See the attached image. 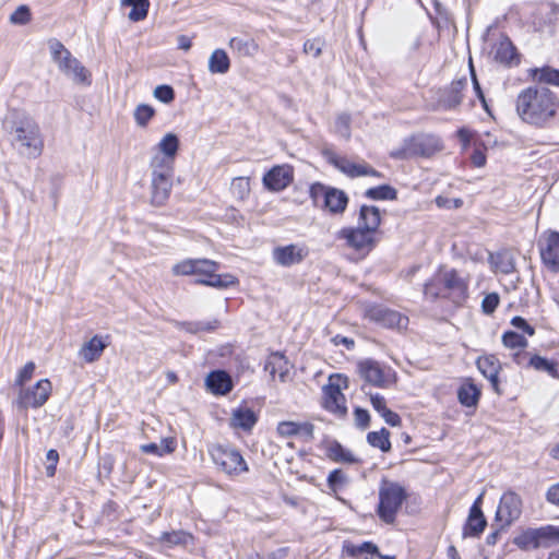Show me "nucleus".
Listing matches in <instances>:
<instances>
[{
	"mask_svg": "<svg viewBox=\"0 0 559 559\" xmlns=\"http://www.w3.org/2000/svg\"><path fill=\"white\" fill-rule=\"evenodd\" d=\"M519 117L526 123L544 127L552 120L559 109V98L545 86H528L516 97Z\"/></svg>",
	"mask_w": 559,
	"mask_h": 559,
	"instance_id": "nucleus-1",
	"label": "nucleus"
},
{
	"mask_svg": "<svg viewBox=\"0 0 559 559\" xmlns=\"http://www.w3.org/2000/svg\"><path fill=\"white\" fill-rule=\"evenodd\" d=\"M10 143L15 153L27 159L38 158L45 146L39 124L28 115L17 116L10 122Z\"/></svg>",
	"mask_w": 559,
	"mask_h": 559,
	"instance_id": "nucleus-2",
	"label": "nucleus"
},
{
	"mask_svg": "<svg viewBox=\"0 0 559 559\" xmlns=\"http://www.w3.org/2000/svg\"><path fill=\"white\" fill-rule=\"evenodd\" d=\"M425 297L429 300L447 299L462 306L468 297V281L454 270H440L425 284Z\"/></svg>",
	"mask_w": 559,
	"mask_h": 559,
	"instance_id": "nucleus-3",
	"label": "nucleus"
},
{
	"mask_svg": "<svg viewBox=\"0 0 559 559\" xmlns=\"http://www.w3.org/2000/svg\"><path fill=\"white\" fill-rule=\"evenodd\" d=\"M218 264L211 260H185L174 265L173 272L176 275H195L197 284L207 285L215 288H227L237 283L234 275L217 274Z\"/></svg>",
	"mask_w": 559,
	"mask_h": 559,
	"instance_id": "nucleus-4",
	"label": "nucleus"
},
{
	"mask_svg": "<svg viewBox=\"0 0 559 559\" xmlns=\"http://www.w3.org/2000/svg\"><path fill=\"white\" fill-rule=\"evenodd\" d=\"M442 150L443 143L439 136L420 133L405 139L401 147L391 152V157L395 159L428 158Z\"/></svg>",
	"mask_w": 559,
	"mask_h": 559,
	"instance_id": "nucleus-5",
	"label": "nucleus"
},
{
	"mask_svg": "<svg viewBox=\"0 0 559 559\" xmlns=\"http://www.w3.org/2000/svg\"><path fill=\"white\" fill-rule=\"evenodd\" d=\"M51 58L59 70L76 84L90 85L92 83L90 71L57 40L49 41Z\"/></svg>",
	"mask_w": 559,
	"mask_h": 559,
	"instance_id": "nucleus-6",
	"label": "nucleus"
},
{
	"mask_svg": "<svg viewBox=\"0 0 559 559\" xmlns=\"http://www.w3.org/2000/svg\"><path fill=\"white\" fill-rule=\"evenodd\" d=\"M169 158H152L151 167V202L155 206L165 204L168 200L174 177V166L169 165Z\"/></svg>",
	"mask_w": 559,
	"mask_h": 559,
	"instance_id": "nucleus-7",
	"label": "nucleus"
},
{
	"mask_svg": "<svg viewBox=\"0 0 559 559\" xmlns=\"http://www.w3.org/2000/svg\"><path fill=\"white\" fill-rule=\"evenodd\" d=\"M405 499L406 491L403 486L394 481L383 480L379 488L377 510L379 518L388 524L394 523L396 513Z\"/></svg>",
	"mask_w": 559,
	"mask_h": 559,
	"instance_id": "nucleus-8",
	"label": "nucleus"
},
{
	"mask_svg": "<svg viewBox=\"0 0 559 559\" xmlns=\"http://www.w3.org/2000/svg\"><path fill=\"white\" fill-rule=\"evenodd\" d=\"M347 378L342 374H332L329 383L322 388V406L338 418L347 414L346 399L342 390L347 389Z\"/></svg>",
	"mask_w": 559,
	"mask_h": 559,
	"instance_id": "nucleus-9",
	"label": "nucleus"
},
{
	"mask_svg": "<svg viewBox=\"0 0 559 559\" xmlns=\"http://www.w3.org/2000/svg\"><path fill=\"white\" fill-rule=\"evenodd\" d=\"M210 453L215 465L227 475L235 476L248 471L246 461L235 449L217 445Z\"/></svg>",
	"mask_w": 559,
	"mask_h": 559,
	"instance_id": "nucleus-10",
	"label": "nucleus"
},
{
	"mask_svg": "<svg viewBox=\"0 0 559 559\" xmlns=\"http://www.w3.org/2000/svg\"><path fill=\"white\" fill-rule=\"evenodd\" d=\"M547 542H559V527L530 528L514 538V544L523 550L547 546Z\"/></svg>",
	"mask_w": 559,
	"mask_h": 559,
	"instance_id": "nucleus-11",
	"label": "nucleus"
},
{
	"mask_svg": "<svg viewBox=\"0 0 559 559\" xmlns=\"http://www.w3.org/2000/svg\"><path fill=\"white\" fill-rule=\"evenodd\" d=\"M522 508V498L516 492L509 490L500 498L495 520L501 528H507L520 519Z\"/></svg>",
	"mask_w": 559,
	"mask_h": 559,
	"instance_id": "nucleus-12",
	"label": "nucleus"
},
{
	"mask_svg": "<svg viewBox=\"0 0 559 559\" xmlns=\"http://www.w3.org/2000/svg\"><path fill=\"white\" fill-rule=\"evenodd\" d=\"M51 391V382L48 379H41L31 388L20 389L16 404L20 408L41 407L48 401Z\"/></svg>",
	"mask_w": 559,
	"mask_h": 559,
	"instance_id": "nucleus-13",
	"label": "nucleus"
},
{
	"mask_svg": "<svg viewBox=\"0 0 559 559\" xmlns=\"http://www.w3.org/2000/svg\"><path fill=\"white\" fill-rule=\"evenodd\" d=\"M366 317L370 321L389 329H405L408 324L407 317L383 306H372L368 308Z\"/></svg>",
	"mask_w": 559,
	"mask_h": 559,
	"instance_id": "nucleus-14",
	"label": "nucleus"
},
{
	"mask_svg": "<svg viewBox=\"0 0 559 559\" xmlns=\"http://www.w3.org/2000/svg\"><path fill=\"white\" fill-rule=\"evenodd\" d=\"M294 179L293 168L288 165H277L271 168L262 179L263 186L274 192L287 188Z\"/></svg>",
	"mask_w": 559,
	"mask_h": 559,
	"instance_id": "nucleus-15",
	"label": "nucleus"
},
{
	"mask_svg": "<svg viewBox=\"0 0 559 559\" xmlns=\"http://www.w3.org/2000/svg\"><path fill=\"white\" fill-rule=\"evenodd\" d=\"M484 492L472 504L466 523L463 528L464 537H478L487 525V520L481 511Z\"/></svg>",
	"mask_w": 559,
	"mask_h": 559,
	"instance_id": "nucleus-16",
	"label": "nucleus"
},
{
	"mask_svg": "<svg viewBox=\"0 0 559 559\" xmlns=\"http://www.w3.org/2000/svg\"><path fill=\"white\" fill-rule=\"evenodd\" d=\"M338 239L346 240L348 247L358 251H370L373 247V234L364 228H343L337 233Z\"/></svg>",
	"mask_w": 559,
	"mask_h": 559,
	"instance_id": "nucleus-17",
	"label": "nucleus"
},
{
	"mask_svg": "<svg viewBox=\"0 0 559 559\" xmlns=\"http://www.w3.org/2000/svg\"><path fill=\"white\" fill-rule=\"evenodd\" d=\"M543 263L555 273L559 272V233H550L539 241Z\"/></svg>",
	"mask_w": 559,
	"mask_h": 559,
	"instance_id": "nucleus-18",
	"label": "nucleus"
},
{
	"mask_svg": "<svg viewBox=\"0 0 559 559\" xmlns=\"http://www.w3.org/2000/svg\"><path fill=\"white\" fill-rule=\"evenodd\" d=\"M476 365L480 373L490 382L493 392L501 395L502 390L499 380L501 364L499 359L495 355H485L477 359Z\"/></svg>",
	"mask_w": 559,
	"mask_h": 559,
	"instance_id": "nucleus-19",
	"label": "nucleus"
},
{
	"mask_svg": "<svg viewBox=\"0 0 559 559\" xmlns=\"http://www.w3.org/2000/svg\"><path fill=\"white\" fill-rule=\"evenodd\" d=\"M308 254V250L297 245L276 247L272 251L276 264L285 267L300 263Z\"/></svg>",
	"mask_w": 559,
	"mask_h": 559,
	"instance_id": "nucleus-20",
	"label": "nucleus"
},
{
	"mask_svg": "<svg viewBox=\"0 0 559 559\" xmlns=\"http://www.w3.org/2000/svg\"><path fill=\"white\" fill-rule=\"evenodd\" d=\"M330 162L342 173L355 178L360 176H376L380 177V173L370 167L366 163L356 164L346 157L333 155Z\"/></svg>",
	"mask_w": 559,
	"mask_h": 559,
	"instance_id": "nucleus-21",
	"label": "nucleus"
},
{
	"mask_svg": "<svg viewBox=\"0 0 559 559\" xmlns=\"http://www.w3.org/2000/svg\"><path fill=\"white\" fill-rule=\"evenodd\" d=\"M358 370L361 378L374 386L384 388L389 381V374L378 361L371 359L362 360L358 364Z\"/></svg>",
	"mask_w": 559,
	"mask_h": 559,
	"instance_id": "nucleus-22",
	"label": "nucleus"
},
{
	"mask_svg": "<svg viewBox=\"0 0 559 559\" xmlns=\"http://www.w3.org/2000/svg\"><path fill=\"white\" fill-rule=\"evenodd\" d=\"M466 86V78L453 81L440 97L439 107L445 110L456 108L462 102V92Z\"/></svg>",
	"mask_w": 559,
	"mask_h": 559,
	"instance_id": "nucleus-23",
	"label": "nucleus"
},
{
	"mask_svg": "<svg viewBox=\"0 0 559 559\" xmlns=\"http://www.w3.org/2000/svg\"><path fill=\"white\" fill-rule=\"evenodd\" d=\"M109 336L94 335L88 342L84 343L81 347L79 355L86 361L93 362L97 360L104 349L109 345Z\"/></svg>",
	"mask_w": 559,
	"mask_h": 559,
	"instance_id": "nucleus-24",
	"label": "nucleus"
},
{
	"mask_svg": "<svg viewBox=\"0 0 559 559\" xmlns=\"http://www.w3.org/2000/svg\"><path fill=\"white\" fill-rule=\"evenodd\" d=\"M205 383L209 390L214 394L225 395L233 389L229 374L223 370L210 372L205 379Z\"/></svg>",
	"mask_w": 559,
	"mask_h": 559,
	"instance_id": "nucleus-25",
	"label": "nucleus"
},
{
	"mask_svg": "<svg viewBox=\"0 0 559 559\" xmlns=\"http://www.w3.org/2000/svg\"><path fill=\"white\" fill-rule=\"evenodd\" d=\"M313 429L314 426L310 423L281 421L276 430L282 437L301 436L307 439H312Z\"/></svg>",
	"mask_w": 559,
	"mask_h": 559,
	"instance_id": "nucleus-26",
	"label": "nucleus"
},
{
	"mask_svg": "<svg viewBox=\"0 0 559 559\" xmlns=\"http://www.w3.org/2000/svg\"><path fill=\"white\" fill-rule=\"evenodd\" d=\"M257 421L258 416L251 408L247 406L235 408L230 417V426L234 428L242 429L245 431H250Z\"/></svg>",
	"mask_w": 559,
	"mask_h": 559,
	"instance_id": "nucleus-27",
	"label": "nucleus"
},
{
	"mask_svg": "<svg viewBox=\"0 0 559 559\" xmlns=\"http://www.w3.org/2000/svg\"><path fill=\"white\" fill-rule=\"evenodd\" d=\"M158 154L152 158L167 159L169 158V165L174 166L175 156L179 148V139L175 133L165 134L159 143L157 144Z\"/></svg>",
	"mask_w": 559,
	"mask_h": 559,
	"instance_id": "nucleus-28",
	"label": "nucleus"
},
{
	"mask_svg": "<svg viewBox=\"0 0 559 559\" xmlns=\"http://www.w3.org/2000/svg\"><path fill=\"white\" fill-rule=\"evenodd\" d=\"M502 343L506 347L516 350L513 354V358L516 364H522V357H525L527 354L524 352V348L527 346V340L513 331H507L502 335Z\"/></svg>",
	"mask_w": 559,
	"mask_h": 559,
	"instance_id": "nucleus-29",
	"label": "nucleus"
},
{
	"mask_svg": "<svg viewBox=\"0 0 559 559\" xmlns=\"http://www.w3.org/2000/svg\"><path fill=\"white\" fill-rule=\"evenodd\" d=\"M264 370L267 371L272 378L278 374L281 381H285L289 371L288 360L282 353H272L265 361Z\"/></svg>",
	"mask_w": 559,
	"mask_h": 559,
	"instance_id": "nucleus-30",
	"label": "nucleus"
},
{
	"mask_svg": "<svg viewBox=\"0 0 559 559\" xmlns=\"http://www.w3.org/2000/svg\"><path fill=\"white\" fill-rule=\"evenodd\" d=\"M381 223L379 209L376 206L362 205L359 211L358 226L374 234Z\"/></svg>",
	"mask_w": 559,
	"mask_h": 559,
	"instance_id": "nucleus-31",
	"label": "nucleus"
},
{
	"mask_svg": "<svg viewBox=\"0 0 559 559\" xmlns=\"http://www.w3.org/2000/svg\"><path fill=\"white\" fill-rule=\"evenodd\" d=\"M495 60L506 66H512L519 62L516 49L509 38H503L497 44L495 48Z\"/></svg>",
	"mask_w": 559,
	"mask_h": 559,
	"instance_id": "nucleus-32",
	"label": "nucleus"
},
{
	"mask_svg": "<svg viewBox=\"0 0 559 559\" xmlns=\"http://www.w3.org/2000/svg\"><path fill=\"white\" fill-rule=\"evenodd\" d=\"M348 198L345 192L335 188H329L323 206L331 213H343L346 209Z\"/></svg>",
	"mask_w": 559,
	"mask_h": 559,
	"instance_id": "nucleus-33",
	"label": "nucleus"
},
{
	"mask_svg": "<svg viewBox=\"0 0 559 559\" xmlns=\"http://www.w3.org/2000/svg\"><path fill=\"white\" fill-rule=\"evenodd\" d=\"M480 397V390L473 382L463 383L457 391L459 402L466 407H475Z\"/></svg>",
	"mask_w": 559,
	"mask_h": 559,
	"instance_id": "nucleus-34",
	"label": "nucleus"
},
{
	"mask_svg": "<svg viewBox=\"0 0 559 559\" xmlns=\"http://www.w3.org/2000/svg\"><path fill=\"white\" fill-rule=\"evenodd\" d=\"M489 261L496 271L503 274H510L515 270L514 258L509 251L490 253Z\"/></svg>",
	"mask_w": 559,
	"mask_h": 559,
	"instance_id": "nucleus-35",
	"label": "nucleus"
},
{
	"mask_svg": "<svg viewBox=\"0 0 559 559\" xmlns=\"http://www.w3.org/2000/svg\"><path fill=\"white\" fill-rule=\"evenodd\" d=\"M348 556L356 559H369L379 555V550L376 544L371 542H364L361 544H349L345 546Z\"/></svg>",
	"mask_w": 559,
	"mask_h": 559,
	"instance_id": "nucleus-36",
	"label": "nucleus"
},
{
	"mask_svg": "<svg viewBox=\"0 0 559 559\" xmlns=\"http://www.w3.org/2000/svg\"><path fill=\"white\" fill-rule=\"evenodd\" d=\"M176 449V441L174 438H163L160 443H147L142 444L140 450L146 454H153L156 456H163L165 454L173 453Z\"/></svg>",
	"mask_w": 559,
	"mask_h": 559,
	"instance_id": "nucleus-37",
	"label": "nucleus"
},
{
	"mask_svg": "<svg viewBox=\"0 0 559 559\" xmlns=\"http://www.w3.org/2000/svg\"><path fill=\"white\" fill-rule=\"evenodd\" d=\"M229 47L239 57H252L258 51V45L253 39L243 37H234L229 41Z\"/></svg>",
	"mask_w": 559,
	"mask_h": 559,
	"instance_id": "nucleus-38",
	"label": "nucleus"
},
{
	"mask_svg": "<svg viewBox=\"0 0 559 559\" xmlns=\"http://www.w3.org/2000/svg\"><path fill=\"white\" fill-rule=\"evenodd\" d=\"M230 67L229 58L225 50L215 49L209 59V71L211 73L224 74L228 72Z\"/></svg>",
	"mask_w": 559,
	"mask_h": 559,
	"instance_id": "nucleus-39",
	"label": "nucleus"
},
{
	"mask_svg": "<svg viewBox=\"0 0 559 559\" xmlns=\"http://www.w3.org/2000/svg\"><path fill=\"white\" fill-rule=\"evenodd\" d=\"M122 7H132L128 17L133 22L143 21L148 13L150 1L148 0H121Z\"/></svg>",
	"mask_w": 559,
	"mask_h": 559,
	"instance_id": "nucleus-40",
	"label": "nucleus"
},
{
	"mask_svg": "<svg viewBox=\"0 0 559 559\" xmlns=\"http://www.w3.org/2000/svg\"><path fill=\"white\" fill-rule=\"evenodd\" d=\"M531 76L533 81L559 86V70L550 67L532 69Z\"/></svg>",
	"mask_w": 559,
	"mask_h": 559,
	"instance_id": "nucleus-41",
	"label": "nucleus"
},
{
	"mask_svg": "<svg viewBox=\"0 0 559 559\" xmlns=\"http://www.w3.org/2000/svg\"><path fill=\"white\" fill-rule=\"evenodd\" d=\"M528 366L537 371H544L555 379L559 378L557 364L551 360H548L545 357L538 355L531 356L528 360Z\"/></svg>",
	"mask_w": 559,
	"mask_h": 559,
	"instance_id": "nucleus-42",
	"label": "nucleus"
},
{
	"mask_svg": "<svg viewBox=\"0 0 559 559\" xmlns=\"http://www.w3.org/2000/svg\"><path fill=\"white\" fill-rule=\"evenodd\" d=\"M390 432L385 428L379 431H371L367 435L369 444L374 448H379L383 452H388L391 449V442L389 440Z\"/></svg>",
	"mask_w": 559,
	"mask_h": 559,
	"instance_id": "nucleus-43",
	"label": "nucleus"
},
{
	"mask_svg": "<svg viewBox=\"0 0 559 559\" xmlns=\"http://www.w3.org/2000/svg\"><path fill=\"white\" fill-rule=\"evenodd\" d=\"M192 539V535L183 531L165 532L160 537L168 546L188 545Z\"/></svg>",
	"mask_w": 559,
	"mask_h": 559,
	"instance_id": "nucleus-44",
	"label": "nucleus"
},
{
	"mask_svg": "<svg viewBox=\"0 0 559 559\" xmlns=\"http://www.w3.org/2000/svg\"><path fill=\"white\" fill-rule=\"evenodd\" d=\"M396 194V190L389 185L378 186L366 191V197L372 200H394Z\"/></svg>",
	"mask_w": 559,
	"mask_h": 559,
	"instance_id": "nucleus-45",
	"label": "nucleus"
},
{
	"mask_svg": "<svg viewBox=\"0 0 559 559\" xmlns=\"http://www.w3.org/2000/svg\"><path fill=\"white\" fill-rule=\"evenodd\" d=\"M230 190L238 200H245L250 193V181L247 177H236L231 181Z\"/></svg>",
	"mask_w": 559,
	"mask_h": 559,
	"instance_id": "nucleus-46",
	"label": "nucleus"
},
{
	"mask_svg": "<svg viewBox=\"0 0 559 559\" xmlns=\"http://www.w3.org/2000/svg\"><path fill=\"white\" fill-rule=\"evenodd\" d=\"M154 115L155 109L146 104L138 105L133 112L135 123L142 128L147 126L148 121L154 117Z\"/></svg>",
	"mask_w": 559,
	"mask_h": 559,
	"instance_id": "nucleus-47",
	"label": "nucleus"
},
{
	"mask_svg": "<svg viewBox=\"0 0 559 559\" xmlns=\"http://www.w3.org/2000/svg\"><path fill=\"white\" fill-rule=\"evenodd\" d=\"M329 457L335 462L353 463L355 462L354 455L344 449L338 442H334L329 448Z\"/></svg>",
	"mask_w": 559,
	"mask_h": 559,
	"instance_id": "nucleus-48",
	"label": "nucleus"
},
{
	"mask_svg": "<svg viewBox=\"0 0 559 559\" xmlns=\"http://www.w3.org/2000/svg\"><path fill=\"white\" fill-rule=\"evenodd\" d=\"M347 484V477L342 469H333L328 476V486L333 493H337Z\"/></svg>",
	"mask_w": 559,
	"mask_h": 559,
	"instance_id": "nucleus-49",
	"label": "nucleus"
},
{
	"mask_svg": "<svg viewBox=\"0 0 559 559\" xmlns=\"http://www.w3.org/2000/svg\"><path fill=\"white\" fill-rule=\"evenodd\" d=\"M335 132L346 140L350 136V116L347 114H341L335 119L334 124Z\"/></svg>",
	"mask_w": 559,
	"mask_h": 559,
	"instance_id": "nucleus-50",
	"label": "nucleus"
},
{
	"mask_svg": "<svg viewBox=\"0 0 559 559\" xmlns=\"http://www.w3.org/2000/svg\"><path fill=\"white\" fill-rule=\"evenodd\" d=\"M323 46H324L323 39H321L320 37H316V38L308 39L305 41L304 51L307 55H311L313 58H318L322 53Z\"/></svg>",
	"mask_w": 559,
	"mask_h": 559,
	"instance_id": "nucleus-51",
	"label": "nucleus"
},
{
	"mask_svg": "<svg viewBox=\"0 0 559 559\" xmlns=\"http://www.w3.org/2000/svg\"><path fill=\"white\" fill-rule=\"evenodd\" d=\"M153 95L159 102L164 104H169L175 98L174 88L170 85H158L155 87Z\"/></svg>",
	"mask_w": 559,
	"mask_h": 559,
	"instance_id": "nucleus-52",
	"label": "nucleus"
},
{
	"mask_svg": "<svg viewBox=\"0 0 559 559\" xmlns=\"http://www.w3.org/2000/svg\"><path fill=\"white\" fill-rule=\"evenodd\" d=\"M31 20V11L27 5H20L17 9L11 14L10 22L13 24L24 25L28 23Z\"/></svg>",
	"mask_w": 559,
	"mask_h": 559,
	"instance_id": "nucleus-53",
	"label": "nucleus"
},
{
	"mask_svg": "<svg viewBox=\"0 0 559 559\" xmlns=\"http://www.w3.org/2000/svg\"><path fill=\"white\" fill-rule=\"evenodd\" d=\"M35 370V364L33 361H28L19 372L14 385L20 389L23 388V384L31 380Z\"/></svg>",
	"mask_w": 559,
	"mask_h": 559,
	"instance_id": "nucleus-54",
	"label": "nucleus"
},
{
	"mask_svg": "<svg viewBox=\"0 0 559 559\" xmlns=\"http://www.w3.org/2000/svg\"><path fill=\"white\" fill-rule=\"evenodd\" d=\"M499 301L500 298L497 293L487 294L481 301L483 312L486 314L493 313L499 305Z\"/></svg>",
	"mask_w": 559,
	"mask_h": 559,
	"instance_id": "nucleus-55",
	"label": "nucleus"
},
{
	"mask_svg": "<svg viewBox=\"0 0 559 559\" xmlns=\"http://www.w3.org/2000/svg\"><path fill=\"white\" fill-rule=\"evenodd\" d=\"M46 461L48 463L46 466V475L48 477H52L56 474L57 464L59 462V453L53 449L48 450L46 453Z\"/></svg>",
	"mask_w": 559,
	"mask_h": 559,
	"instance_id": "nucleus-56",
	"label": "nucleus"
},
{
	"mask_svg": "<svg viewBox=\"0 0 559 559\" xmlns=\"http://www.w3.org/2000/svg\"><path fill=\"white\" fill-rule=\"evenodd\" d=\"M354 416H355V424L358 428L366 429L369 426L370 415H369L368 411H366L361 407H356L354 411Z\"/></svg>",
	"mask_w": 559,
	"mask_h": 559,
	"instance_id": "nucleus-57",
	"label": "nucleus"
},
{
	"mask_svg": "<svg viewBox=\"0 0 559 559\" xmlns=\"http://www.w3.org/2000/svg\"><path fill=\"white\" fill-rule=\"evenodd\" d=\"M329 188L324 187L321 183H314L310 187V197L312 201L318 205L322 200L324 202L325 194H328Z\"/></svg>",
	"mask_w": 559,
	"mask_h": 559,
	"instance_id": "nucleus-58",
	"label": "nucleus"
},
{
	"mask_svg": "<svg viewBox=\"0 0 559 559\" xmlns=\"http://www.w3.org/2000/svg\"><path fill=\"white\" fill-rule=\"evenodd\" d=\"M511 324L519 329V330H522L523 332H525L526 334H528L530 336L534 335L535 333V330L532 325H530L527 323V321L522 318V317H514L512 320H511Z\"/></svg>",
	"mask_w": 559,
	"mask_h": 559,
	"instance_id": "nucleus-59",
	"label": "nucleus"
},
{
	"mask_svg": "<svg viewBox=\"0 0 559 559\" xmlns=\"http://www.w3.org/2000/svg\"><path fill=\"white\" fill-rule=\"evenodd\" d=\"M370 402H371V405L372 407L381 415L388 407H386V402H385V399L379 394V393H376V394H371L370 395Z\"/></svg>",
	"mask_w": 559,
	"mask_h": 559,
	"instance_id": "nucleus-60",
	"label": "nucleus"
},
{
	"mask_svg": "<svg viewBox=\"0 0 559 559\" xmlns=\"http://www.w3.org/2000/svg\"><path fill=\"white\" fill-rule=\"evenodd\" d=\"M381 417L384 419V421L392 426L396 427L401 425V417L393 411L386 408L382 414Z\"/></svg>",
	"mask_w": 559,
	"mask_h": 559,
	"instance_id": "nucleus-61",
	"label": "nucleus"
},
{
	"mask_svg": "<svg viewBox=\"0 0 559 559\" xmlns=\"http://www.w3.org/2000/svg\"><path fill=\"white\" fill-rule=\"evenodd\" d=\"M547 500L556 506H559V484L552 485L547 491Z\"/></svg>",
	"mask_w": 559,
	"mask_h": 559,
	"instance_id": "nucleus-62",
	"label": "nucleus"
},
{
	"mask_svg": "<svg viewBox=\"0 0 559 559\" xmlns=\"http://www.w3.org/2000/svg\"><path fill=\"white\" fill-rule=\"evenodd\" d=\"M200 331L212 332L215 331L219 326V321L217 319H213L211 321H199Z\"/></svg>",
	"mask_w": 559,
	"mask_h": 559,
	"instance_id": "nucleus-63",
	"label": "nucleus"
},
{
	"mask_svg": "<svg viewBox=\"0 0 559 559\" xmlns=\"http://www.w3.org/2000/svg\"><path fill=\"white\" fill-rule=\"evenodd\" d=\"M472 163L476 167H483L486 164V156L481 151H475L472 155Z\"/></svg>",
	"mask_w": 559,
	"mask_h": 559,
	"instance_id": "nucleus-64",
	"label": "nucleus"
}]
</instances>
